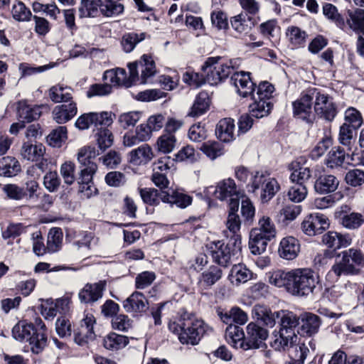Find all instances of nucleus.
Returning <instances> with one entry per match:
<instances>
[{"mask_svg":"<svg viewBox=\"0 0 364 364\" xmlns=\"http://www.w3.org/2000/svg\"><path fill=\"white\" fill-rule=\"evenodd\" d=\"M12 336L16 341L28 342L33 353H41L47 346V328L43 320H36L35 323L19 320L12 328Z\"/></svg>","mask_w":364,"mask_h":364,"instance_id":"nucleus-1","label":"nucleus"},{"mask_svg":"<svg viewBox=\"0 0 364 364\" xmlns=\"http://www.w3.org/2000/svg\"><path fill=\"white\" fill-rule=\"evenodd\" d=\"M99 153L93 146H84L77 153V161L80 163V173L78 178L79 190L86 198L97 194L98 190L92 182L93 175L97 166L92 161Z\"/></svg>","mask_w":364,"mask_h":364,"instance_id":"nucleus-2","label":"nucleus"},{"mask_svg":"<svg viewBox=\"0 0 364 364\" xmlns=\"http://www.w3.org/2000/svg\"><path fill=\"white\" fill-rule=\"evenodd\" d=\"M208 249L213 262L226 267L240 255L241 237L240 235L231 236L227 244L220 240L211 242Z\"/></svg>","mask_w":364,"mask_h":364,"instance_id":"nucleus-3","label":"nucleus"},{"mask_svg":"<svg viewBox=\"0 0 364 364\" xmlns=\"http://www.w3.org/2000/svg\"><path fill=\"white\" fill-rule=\"evenodd\" d=\"M277 230L272 220L267 215L262 216L258 227L250 233L249 247L254 255H260L266 250L268 242L275 237Z\"/></svg>","mask_w":364,"mask_h":364,"instance_id":"nucleus-4","label":"nucleus"},{"mask_svg":"<svg viewBox=\"0 0 364 364\" xmlns=\"http://www.w3.org/2000/svg\"><path fill=\"white\" fill-rule=\"evenodd\" d=\"M203 324V320H170L168 326L181 343L196 345L205 333Z\"/></svg>","mask_w":364,"mask_h":364,"instance_id":"nucleus-5","label":"nucleus"},{"mask_svg":"<svg viewBox=\"0 0 364 364\" xmlns=\"http://www.w3.org/2000/svg\"><path fill=\"white\" fill-rule=\"evenodd\" d=\"M202 70L209 84L218 85L233 73L234 66L232 60H225L220 57H210L205 60Z\"/></svg>","mask_w":364,"mask_h":364,"instance_id":"nucleus-6","label":"nucleus"},{"mask_svg":"<svg viewBox=\"0 0 364 364\" xmlns=\"http://www.w3.org/2000/svg\"><path fill=\"white\" fill-rule=\"evenodd\" d=\"M318 283V276L311 269H294L290 293L296 296H307Z\"/></svg>","mask_w":364,"mask_h":364,"instance_id":"nucleus-7","label":"nucleus"},{"mask_svg":"<svg viewBox=\"0 0 364 364\" xmlns=\"http://www.w3.org/2000/svg\"><path fill=\"white\" fill-rule=\"evenodd\" d=\"M311 92L313 100H315L314 107L315 113L326 121H333L338 112L333 98L315 87L311 88Z\"/></svg>","mask_w":364,"mask_h":364,"instance_id":"nucleus-8","label":"nucleus"},{"mask_svg":"<svg viewBox=\"0 0 364 364\" xmlns=\"http://www.w3.org/2000/svg\"><path fill=\"white\" fill-rule=\"evenodd\" d=\"M279 336L270 345L274 350H285L288 347H292L297 341L295 328L299 325V320H280Z\"/></svg>","mask_w":364,"mask_h":364,"instance_id":"nucleus-9","label":"nucleus"},{"mask_svg":"<svg viewBox=\"0 0 364 364\" xmlns=\"http://www.w3.org/2000/svg\"><path fill=\"white\" fill-rule=\"evenodd\" d=\"M259 321L250 322L247 325L246 338L240 344L243 350H247L267 347L265 341L268 337V331L258 323ZM260 321L264 322L266 320Z\"/></svg>","mask_w":364,"mask_h":364,"instance_id":"nucleus-10","label":"nucleus"},{"mask_svg":"<svg viewBox=\"0 0 364 364\" xmlns=\"http://www.w3.org/2000/svg\"><path fill=\"white\" fill-rule=\"evenodd\" d=\"M41 313L43 316L55 317L59 315L60 317L70 316L72 311V301L69 296H64L53 301L46 299L40 306Z\"/></svg>","mask_w":364,"mask_h":364,"instance_id":"nucleus-11","label":"nucleus"},{"mask_svg":"<svg viewBox=\"0 0 364 364\" xmlns=\"http://www.w3.org/2000/svg\"><path fill=\"white\" fill-rule=\"evenodd\" d=\"M213 194L220 200L228 201V206H232L233 203L240 205V199L243 197V193L237 188L235 181L230 178L218 182L214 188Z\"/></svg>","mask_w":364,"mask_h":364,"instance_id":"nucleus-12","label":"nucleus"},{"mask_svg":"<svg viewBox=\"0 0 364 364\" xmlns=\"http://www.w3.org/2000/svg\"><path fill=\"white\" fill-rule=\"evenodd\" d=\"M252 314L253 318H319L314 314L304 312L297 315L289 310H280L272 314L270 309L264 305H255Z\"/></svg>","mask_w":364,"mask_h":364,"instance_id":"nucleus-13","label":"nucleus"},{"mask_svg":"<svg viewBox=\"0 0 364 364\" xmlns=\"http://www.w3.org/2000/svg\"><path fill=\"white\" fill-rule=\"evenodd\" d=\"M311 88L302 92L300 97L293 102L294 116L306 123H313L315 115L313 112V97Z\"/></svg>","mask_w":364,"mask_h":364,"instance_id":"nucleus-14","label":"nucleus"},{"mask_svg":"<svg viewBox=\"0 0 364 364\" xmlns=\"http://www.w3.org/2000/svg\"><path fill=\"white\" fill-rule=\"evenodd\" d=\"M105 287V281H100L93 284H86L78 293V298L80 302L93 304L97 301L102 297Z\"/></svg>","mask_w":364,"mask_h":364,"instance_id":"nucleus-15","label":"nucleus"},{"mask_svg":"<svg viewBox=\"0 0 364 364\" xmlns=\"http://www.w3.org/2000/svg\"><path fill=\"white\" fill-rule=\"evenodd\" d=\"M230 81L242 97H248L255 91V84L251 80L249 73H234Z\"/></svg>","mask_w":364,"mask_h":364,"instance_id":"nucleus-16","label":"nucleus"},{"mask_svg":"<svg viewBox=\"0 0 364 364\" xmlns=\"http://www.w3.org/2000/svg\"><path fill=\"white\" fill-rule=\"evenodd\" d=\"M338 185L339 181L334 175L323 173L316 176L314 188L317 193L328 194L336 191Z\"/></svg>","mask_w":364,"mask_h":364,"instance_id":"nucleus-17","label":"nucleus"},{"mask_svg":"<svg viewBox=\"0 0 364 364\" xmlns=\"http://www.w3.org/2000/svg\"><path fill=\"white\" fill-rule=\"evenodd\" d=\"M148 301L139 291H134L123 301V307L128 313H141L148 309Z\"/></svg>","mask_w":364,"mask_h":364,"instance_id":"nucleus-18","label":"nucleus"},{"mask_svg":"<svg viewBox=\"0 0 364 364\" xmlns=\"http://www.w3.org/2000/svg\"><path fill=\"white\" fill-rule=\"evenodd\" d=\"M322 242L328 247L336 250L349 246L352 242V238L349 234L342 235L337 232L329 231L322 236Z\"/></svg>","mask_w":364,"mask_h":364,"instance_id":"nucleus-19","label":"nucleus"},{"mask_svg":"<svg viewBox=\"0 0 364 364\" xmlns=\"http://www.w3.org/2000/svg\"><path fill=\"white\" fill-rule=\"evenodd\" d=\"M345 21L346 28L348 26L359 36L364 35V9L348 10Z\"/></svg>","mask_w":364,"mask_h":364,"instance_id":"nucleus-20","label":"nucleus"},{"mask_svg":"<svg viewBox=\"0 0 364 364\" xmlns=\"http://www.w3.org/2000/svg\"><path fill=\"white\" fill-rule=\"evenodd\" d=\"M17 115L19 120L29 123L37 120L41 115V107L31 105L26 101H20L17 107Z\"/></svg>","mask_w":364,"mask_h":364,"instance_id":"nucleus-21","label":"nucleus"},{"mask_svg":"<svg viewBox=\"0 0 364 364\" xmlns=\"http://www.w3.org/2000/svg\"><path fill=\"white\" fill-rule=\"evenodd\" d=\"M294 270L285 272L282 269L267 273L268 280L271 284L277 287H284L290 293Z\"/></svg>","mask_w":364,"mask_h":364,"instance_id":"nucleus-22","label":"nucleus"},{"mask_svg":"<svg viewBox=\"0 0 364 364\" xmlns=\"http://www.w3.org/2000/svg\"><path fill=\"white\" fill-rule=\"evenodd\" d=\"M46 148L41 143L27 141L23 143L21 149V156L26 160L38 161L43 156Z\"/></svg>","mask_w":364,"mask_h":364,"instance_id":"nucleus-23","label":"nucleus"},{"mask_svg":"<svg viewBox=\"0 0 364 364\" xmlns=\"http://www.w3.org/2000/svg\"><path fill=\"white\" fill-rule=\"evenodd\" d=\"M163 202L168 203L171 206L176 205L180 208H185L191 204L192 198L180 191L179 190L166 191L165 194L162 195Z\"/></svg>","mask_w":364,"mask_h":364,"instance_id":"nucleus-24","label":"nucleus"},{"mask_svg":"<svg viewBox=\"0 0 364 364\" xmlns=\"http://www.w3.org/2000/svg\"><path fill=\"white\" fill-rule=\"evenodd\" d=\"M96 320H80V327L79 331L73 329L75 342L79 346H83L87 343V340H92L95 335L93 331L94 324Z\"/></svg>","mask_w":364,"mask_h":364,"instance_id":"nucleus-25","label":"nucleus"},{"mask_svg":"<svg viewBox=\"0 0 364 364\" xmlns=\"http://www.w3.org/2000/svg\"><path fill=\"white\" fill-rule=\"evenodd\" d=\"M299 252V244L294 237L283 238L279 244L278 252L283 259L291 260L294 259Z\"/></svg>","mask_w":364,"mask_h":364,"instance_id":"nucleus-26","label":"nucleus"},{"mask_svg":"<svg viewBox=\"0 0 364 364\" xmlns=\"http://www.w3.org/2000/svg\"><path fill=\"white\" fill-rule=\"evenodd\" d=\"M234 120L231 118H224L219 121L215 128V134L222 141L228 143L235 139Z\"/></svg>","mask_w":364,"mask_h":364,"instance_id":"nucleus-27","label":"nucleus"},{"mask_svg":"<svg viewBox=\"0 0 364 364\" xmlns=\"http://www.w3.org/2000/svg\"><path fill=\"white\" fill-rule=\"evenodd\" d=\"M77 112L76 104L71 102L56 106L53 110L54 120L58 124H64L73 118Z\"/></svg>","mask_w":364,"mask_h":364,"instance_id":"nucleus-28","label":"nucleus"},{"mask_svg":"<svg viewBox=\"0 0 364 364\" xmlns=\"http://www.w3.org/2000/svg\"><path fill=\"white\" fill-rule=\"evenodd\" d=\"M129 343V338L114 332H110L102 340L104 348L110 351H118L125 348Z\"/></svg>","mask_w":364,"mask_h":364,"instance_id":"nucleus-29","label":"nucleus"},{"mask_svg":"<svg viewBox=\"0 0 364 364\" xmlns=\"http://www.w3.org/2000/svg\"><path fill=\"white\" fill-rule=\"evenodd\" d=\"M342 258L341 260L343 263L350 268V270L357 274L359 269L356 266H360L364 264V255L360 250L350 248L348 250H345L341 252Z\"/></svg>","mask_w":364,"mask_h":364,"instance_id":"nucleus-30","label":"nucleus"},{"mask_svg":"<svg viewBox=\"0 0 364 364\" xmlns=\"http://www.w3.org/2000/svg\"><path fill=\"white\" fill-rule=\"evenodd\" d=\"M21 171L19 161L12 156H4L0 159V176L13 177Z\"/></svg>","mask_w":364,"mask_h":364,"instance_id":"nucleus-31","label":"nucleus"},{"mask_svg":"<svg viewBox=\"0 0 364 364\" xmlns=\"http://www.w3.org/2000/svg\"><path fill=\"white\" fill-rule=\"evenodd\" d=\"M153 153L148 144H142L129 152V162L134 165L145 164L151 160Z\"/></svg>","mask_w":364,"mask_h":364,"instance_id":"nucleus-32","label":"nucleus"},{"mask_svg":"<svg viewBox=\"0 0 364 364\" xmlns=\"http://www.w3.org/2000/svg\"><path fill=\"white\" fill-rule=\"evenodd\" d=\"M252 103L249 105L250 114L257 119L267 117L271 112L273 104L271 101L264 100H257L256 97H252Z\"/></svg>","mask_w":364,"mask_h":364,"instance_id":"nucleus-33","label":"nucleus"},{"mask_svg":"<svg viewBox=\"0 0 364 364\" xmlns=\"http://www.w3.org/2000/svg\"><path fill=\"white\" fill-rule=\"evenodd\" d=\"M137 66L140 65L141 70L140 83L146 84L150 81V78L152 77L156 72L155 63L151 56L147 55H143L141 60L139 62H136Z\"/></svg>","mask_w":364,"mask_h":364,"instance_id":"nucleus-34","label":"nucleus"},{"mask_svg":"<svg viewBox=\"0 0 364 364\" xmlns=\"http://www.w3.org/2000/svg\"><path fill=\"white\" fill-rule=\"evenodd\" d=\"M252 273L246 266L242 264H235L229 274L230 282L236 286L245 283L252 278Z\"/></svg>","mask_w":364,"mask_h":364,"instance_id":"nucleus-35","label":"nucleus"},{"mask_svg":"<svg viewBox=\"0 0 364 364\" xmlns=\"http://www.w3.org/2000/svg\"><path fill=\"white\" fill-rule=\"evenodd\" d=\"M235 324L229 323L225 330V337L229 341L237 344L246 338L244 331L240 326L244 325L247 320H232Z\"/></svg>","mask_w":364,"mask_h":364,"instance_id":"nucleus-36","label":"nucleus"},{"mask_svg":"<svg viewBox=\"0 0 364 364\" xmlns=\"http://www.w3.org/2000/svg\"><path fill=\"white\" fill-rule=\"evenodd\" d=\"M124 5L115 0H101L99 16L115 17L123 13Z\"/></svg>","mask_w":364,"mask_h":364,"instance_id":"nucleus-37","label":"nucleus"},{"mask_svg":"<svg viewBox=\"0 0 364 364\" xmlns=\"http://www.w3.org/2000/svg\"><path fill=\"white\" fill-rule=\"evenodd\" d=\"M139 195L143 202L151 206L159 205L160 201L163 202L166 191H159L154 188H141L139 189Z\"/></svg>","mask_w":364,"mask_h":364,"instance_id":"nucleus-38","label":"nucleus"},{"mask_svg":"<svg viewBox=\"0 0 364 364\" xmlns=\"http://www.w3.org/2000/svg\"><path fill=\"white\" fill-rule=\"evenodd\" d=\"M101 0H81L78 8L79 17L94 18L99 16Z\"/></svg>","mask_w":364,"mask_h":364,"instance_id":"nucleus-39","label":"nucleus"},{"mask_svg":"<svg viewBox=\"0 0 364 364\" xmlns=\"http://www.w3.org/2000/svg\"><path fill=\"white\" fill-rule=\"evenodd\" d=\"M222 275L223 272L219 267L211 265L201 274L199 282L205 287H210L221 279Z\"/></svg>","mask_w":364,"mask_h":364,"instance_id":"nucleus-40","label":"nucleus"},{"mask_svg":"<svg viewBox=\"0 0 364 364\" xmlns=\"http://www.w3.org/2000/svg\"><path fill=\"white\" fill-rule=\"evenodd\" d=\"M210 99L206 92H200L195 100V102L189 112L191 117H198L203 114L209 108Z\"/></svg>","mask_w":364,"mask_h":364,"instance_id":"nucleus-41","label":"nucleus"},{"mask_svg":"<svg viewBox=\"0 0 364 364\" xmlns=\"http://www.w3.org/2000/svg\"><path fill=\"white\" fill-rule=\"evenodd\" d=\"M72 92L69 87L55 85L49 90V97L55 103L68 102L73 98Z\"/></svg>","mask_w":364,"mask_h":364,"instance_id":"nucleus-42","label":"nucleus"},{"mask_svg":"<svg viewBox=\"0 0 364 364\" xmlns=\"http://www.w3.org/2000/svg\"><path fill=\"white\" fill-rule=\"evenodd\" d=\"M238 209L239 205L235 203H232V206H229L226 226L229 231L233 234L232 236L238 235L237 232L241 227V220L237 214Z\"/></svg>","mask_w":364,"mask_h":364,"instance_id":"nucleus-43","label":"nucleus"},{"mask_svg":"<svg viewBox=\"0 0 364 364\" xmlns=\"http://www.w3.org/2000/svg\"><path fill=\"white\" fill-rule=\"evenodd\" d=\"M63 231L59 228L50 230L47 239V250L48 252H56L60 250L63 242Z\"/></svg>","mask_w":364,"mask_h":364,"instance_id":"nucleus-44","label":"nucleus"},{"mask_svg":"<svg viewBox=\"0 0 364 364\" xmlns=\"http://www.w3.org/2000/svg\"><path fill=\"white\" fill-rule=\"evenodd\" d=\"M200 150L211 160H214L224 154L223 145L216 141H208L203 143Z\"/></svg>","mask_w":364,"mask_h":364,"instance_id":"nucleus-45","label":"nucleus"},{"mask_svg":"<svg viewBox=\"0 0 364 364\" xmlns=\"http://www.w3.org/2000/svg\"><path fill=\"white\" fill-rule=\"evenodd\" d=\"M323 14L328 19L333 21L342 30L346 28L345 18L338 13L336 6L326 3L323 6Z\"/></svg>","mask_w":364,"mask_h":364,"instance_id":"nucleus-46","label":"nucleus"},{"mask_svg":"<svg viewBox=\"0 0 364 364\" xmlns=\"http://www.w3.org/2000/svg\"><path fill=\"white\" fill-rule=\"evenodd\" d=\"M145 33H125L122 38L121 44L123 50L126 53L132 52L136 44L142 41L145 38Z\"/></svg>","mask_w":364,"mask_h":364,"instance_id":"nucleus-47","label":"nucleus"},{"mask_svg":"<svg viewBox=\"0 0 364 364\" xmlns=\"http://www.w3.org/2000/svg\"><path fill=\"white\" fill-rule=\"evenodd\" d=\"M346 159V153L340 146L333 147L328 153L326 164L331 168L341 166Z\"/></svg>","mask_w":364,"mask_h":364,"instance_id":"nucleus-48","label":"nucleus"},{"mask_svg":"<svg viewBox=\"0 0 364 364\" xmlns=\"http://www.w3.org/2000/svg\"><path fill=\"white\" fill-rule=\"evenodd\" d=\"M279 188L277 181L274 178H269L262 187L261 201L263 203L269 202L279 191Z\"/></svg>","mask_w":364,"mask_h":364,"instance_id":"nucleus-49","label":"nucleus"},{"mask_svg":"<svg viewBox=\"0 0 364 364\" xmlns=\"http://www.w3.org/2000/svg\"><path fill=\"white\" fill-rule=\"evenodd\" d=\"M250 21V17L241 13L231 18L230 23L232 28L237 33H247L251 29V26L249 25Z\"/></svg>","mask_w":364,"mask_h":364,"instance_id":"nucleus-50","label":"nucleus"},{"mask_svg":"<svg viewBox=\"0 0 364 364\" xmlns=\"http://www.w3.org/2000/svg\"><path fill=\"white\" fill-rule=\"evenodd\" d=\"M129 80L127 81H125L126 78V71L123 68H117L116 70H114V71L117 73L118 77L120 78L122 82L124 83V85L126 87H130L136 81V80H139L138 76V71H137V63H129Z\"/></svg>","mask_w":364,"mask_h":364,"instance_id":"nucleus-51","label":"nucleus"},{"mask_svg":"<svg viewBox=\"0 0 364 364\" xmlns=\"http://www.w3.org/2000/svg\"><path fill=\"white\" fill-rule=\"evenodd\" d=\"M342 225L349 230H355L360 228L364 223V219L360 213H351L344 215L341 219Z\"/></svg>","mask_w":364,"mask_h":364,"instance_id":"nucleus-52","label":"nucleus"},{"mask_svg":"<svg viewBox=\"0 0 364 364\" xmlns=\"http://www.w3.org/2000/svg\"><path fill=\"white\" fill-rule=\"evenodd\" d=\"M286 34L291 43L294 46L303 45L307 38L306 31L294 26L288 27Z\"/></svg>","mask_w":364,"mask_h":364,"instance_id":"nucleus-53","label":"nucleus"},{"mask_svg":"<svg viewBox=\"0 0 364 364\" xmlns=\"http://www.w3.org/2000/svg\"><path fill=\"white\" fill-rule=\"evenodd\" d=\"M176 139L174 134L166 133L161 135L157 140V146L159 151L164 154L171 152L176 146Z\"/></svg>","mask_w":364,"mask_h":364,"instance_id":"nucleus-54","label":"nucleus"},{"mask_svg":"<svg viewBox=\"0 0 364 364\" xmlns=\"http://www.w3.org/2000/svg\"><path fill=\"white\" fill-rule=\"evenodd\" d=\"M293 183L289 189L287 196L291 201L300 203L306 198L308 193L307 188L304 184Z\"/></svg>","mask_w":364,"mask_h":364,"instance_id":"nucleus-55","label":"nucleus"},{"mask_svg":"<svg viewBox=\"0 0 364 364\" xmlns=\"http://www.w3.org/2000/svg\"><path fill=\"white\" fill-rule=\"evenodd\" d=\"M67 138V128L60 126L53 129L47 136V142L53 147H60L62 142Z\"/></svg>","mask_w":364,"mask_h":364,"instance_id":"nucleus-56","label":"nucleus"},{"mask_svg":"<svg viewBox=\"0 0 364 364\" xmlns=\"http://www.w3.org/2000/svg\"><path fill=\"white\" fill-rule=\"evenodd\" d=\"M156 278L155 272L144 271L136 276L134 281L135 288L136 289H144L151 286Z\"/></svg>","mask_w":364,"mask_h":364,"instance_id":"nucleus-57","label":"nucleus"},{"mask_svg":"<svg viewBox=\"0 0 364 364\" xmlns=\"http://www.w3.org/2000/svg\"><path fill=\"white\" fill-rule=\"evenodd\" d=\"M96 140L98 147L105 151L113 144L114 137L112 132L107 128H99L98 132L96 134Z\"/></svg>","mask_w":364,"mask_h":364,"instance_id":"nucleus-58","label":"nucleus"},{"mask_svg":"<svg viewBox=\"0 0 364 364\" xmlns=\"http://www.w3.org/2000/svg\"><path fill=\"white\" fill-rule=\"evenodd\" d=\"M302 324L297 329V333L301 336H311L316 334L321 326V320H301Z\"/></svg>","mask_w":364,"mask_h":364,"instance_id":"nucleus-59","label":"nucleus"},{"mask_svg":"<svg viewBox=\"0 0 364 364\" xmlns=\"http://www.w3.org/2000/svg\"><path fill=\"white\" fill-rule=\"evenodd\" d=\"M11 14L13 18L18 21H28L32 17L30 9L21 1H18L13 6Z\"/></svg>","mask_w":364,"mask_h":364,"instance_id":"nucleus-60","label":"nucleus"},{"mask_svg":"<svg viewBox=\"0 0 364 364\" xmlns=\"http://www.w3.org/2000/svg\"><path fill=\"white\" fill-rule=\"evenodd\" d=\"M346 183L352 187H358L364 183V171L360 168L348 170L345 176Z\"/></svg>","mask_w":364,"mask_h":364,"instance_id":"nucleus-61","label":"nucleus"},{"mask_svg":"<svg viewBox=\"0 0 364 364\" xmlns=\"http://www.w3.org/2000/svg\"><path fill=\"white\" fill-rule=\"evenodd\" d=\"M274 90V86L269 82L264 81L259 84L256 93L252 91V94H250L249 96L256 97L257 100L261 99L267 101H271Z\"/></svg>","mask_w":364,"mask_h":364,"instance_id":"nucleus-62","label":"nucleus"},{"mask_svg":"<svg viewBox=\"0 0 364 364\" xmlns=\"http://www.w3.org/2000/svg\"><path fill=\"white\" fill-rule=\"evenodd\" d=\"M92 125L98 128H107L113 122L111 112H91Z\"/></svg>","mask_w":364,"mask_h":364,"instance_id":"nucleus-63","label":"nucleus"},{"mask_svg":"<svg viewBox=\"0 0 364 364\" xmlns=\"http://www.w3.org/2000/svg\"><path fill=\"white\" fill-rule=\"evenodd\" d=\"M346 122L353 127V129H358L363 124V118L357 109L353 107H349L345 112Z\"/></svg>","mask_w":364,"mask_h":364,"instance_id":"nucleus-64","label":"nucleus"}]
</instances>
